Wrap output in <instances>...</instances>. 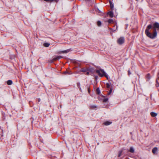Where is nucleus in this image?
Instances as JSON below:
<instances>
[{"label": "nucleus", "instance_id": "18", "mask_svg": "<svg viewBox=\"0 0 159 159\" xmlns=\"http://www.w3.org/2000/svg\"><path fill=\"white\" fill-rule=\"evenodd\" d=\"M50 45L48 43H45L43 44V45L45 47H48Z\"/></svg>", "mask_w": 159, "mask_h": 159}, {"label": "nucleus", "instance_id": "13", "mask_svg": "<svg viewBox=\"0 0 159 159\" xmlns=\"http://www.w3.org/2000/svg\"><path fill=\"white\" fill-rule=\"evenodd\" d=\"M146 78L147 79V80L148 81L150 80L151 78L150 75L149 74H148L146 76Z\"/></svg>", "mask_w": 159, "mask_h": 159}, {"label": "nucleus", "instance_id": "10", "mask_svg": "<svg viewBox=\"0 0 159 159\" xmlns=\"http://www.w3.org/2000/svg\"><path fill=\"white\" fill-rule=\"evenodd\" d=\"M150 114L151 116L152 117H155L157 115V113H155L153 112H151L150 113Z\"/></svg>", "mask_w": 159, "mask_h": 159}, {"label": "nucleus", "instance_id": "4", "mask_svg": "<svg viewBox=\"0 0 159 159\" xmlns=\"http://www.w3.org/2000/svg\"><path fill=\"white\" fill-rule=\"evenodd\" d=\"M157 79L156 80V87H158L159 86V72L157 74Z\"/></svg>", "mask_w": 159, "mask_h": 159}, {"label": "nucleus", "instance_id": "15", "mask_svg": "<svg viewBox=\"0 0 159 159\" xmlns=\"http://www.w3.org/2000/svg\"><path fill=\"white\" fill-rule=\"evenodd\" d=\"M3 134V131L2 129L0 127V137L2 136Z\"/></svg>", "mask_w": 159, "mask_h": 159}, {"label": "nucleus", "instance_id": "24", "mask_svg": "<svg viewBox=\"0 0 159 159\" xmlns=\"http://www.w3.org/2000/svg\"><path fill=\"white\" fill-rule=\"evenodd\" d=\"M110 4L111 9H112L113 8V4L112 3V2H110Z\"/></svg>", "mask_w": 159, "mask_h": 159}, {"label": "nucleus", "instance_id": "3", "mask_svg": "<svg viewBox=\"0 0 159 159\" xmlns=\"http://www.w3.org/2000/svg\"><path fill=\"white\" fill-rule=\"evenodd\" d=\"M125 39L123 37H121L117 40V43L119 44H122L124 43Z\"/></svg>", "mask_w": 159, "mask_h": 159}, {"label": "nucleus", "instance_id": "22", "mask_svg": "<svg viewBox=\"0 0 159 159\" xmlns=\"http://www.w3.org/2000/svg\"><path fill=\"white\" fill-rule=\"evenodd\" d=\"M77 85L79 89L80 90H81V89L80 88V83L79 82H78L77 84Z\"/></svg>", "mask_w": 159, "mask_h": 159}, {"label": "nucleus", "instance_id": "12", "mask_svg": "<svg viewBox=\"0 0 159 159\" xmlns=\"http://www.w3.org/2000/svg\"><path fill=\"white\" fill-rule=\"evenodd\" d=\"M106 87L107 88V90H109V89L111 88L110 87V84L108 83H107L106 84Z\"/></svg>", "mask_w": 159, "mask_h": 159}, {"label": "nucleus", "instance_id": "28", "mask_svg": "<svg viewBox=\"0 0 159 159\" xmlns=\"http://www.w3.org/2000/svg\"><path fill=\"white\" fill-rule=\"evenodd\" d=\"M122 152V151H120L119 152L118 155V157H120L121 156V154Z\"/></svg>", "mask_w": 159, "mask_h": 159}, {"label": "nucleus", "instance_id": "14", "mask_svg": "<svg viewBox=\"0 0 159 159\" xmlns=\"http://www.w3.org/2000/svg\"><path fill=\"white\" fill-rule=\"evenodd\" d=\"M108 90H109V91L108 92L107 94L108 95H110V94H111L112 92V87H111V88H110V89H109Z\"/></svg>", "mask_w": 159, "mask_h": 159}, {"label": "nucleus", "instance_id": "17", "mask_svg": "<svg viewBox=\"0 0 159 159\" xmlns=\"http://www.w3.org/2000/svg\"><path fill=\"white\" fill-rule=\"evenodd\" d=\"M7 83L8 85H11L12 84V81L11 80H9L7 81Z\"/></svg>", "mask_w": 159, "mask_h": 159}, {"label": "nucleus", "instance_id": "5", "mask_svg": "<svg viewBox=\"0 0 159 159\" xmlns=\"http://www.w3.org/2000/svg\"><path fill=\"white\" fill-rule=\"evenodd\" d=\"M62 58V57L61 56H55L53 57V60L54 61L60 59Z\"/></svg>", "mask_w": 159, "mask_h": 159}, {"label": "nucleus", "instance_id": "29", "mask_svg": "<svg viewBox=\"0 0 159 159\" xmlns=\"http://www.w3.org/2000/svg\"><path fill=\"white\" fill-rule=\"evenodd\" d=\"M59 0H50L49 2H57Z\"/></svg>", "mask_w": 159, "mask_h": 159}, {"label": "nucleus", "instance_id": "33", "mask_svg": "<svg viewBox=\"0 0 159 159\" xmlns=\"http://www.w3.org/2000/svg\"><path fill=\"white\" fill-rule=\"evenodd\" d=\"M38 102H40V98H38Z\"/></svg>", "mask_w": 159, "mask_h": 159}, {"label": "nucleus", "instance_id": "34", "mask_svg": "<svg viewBox=\"0 0 159 159\" xmlns=\"http://www.w3.org/2000/svg\"><path fill=\"white\" fill-rule=\"evenodd\" d=\"M88 92H89H89H90V91H89V89H88Z\"/></svg>", "mask_w": 159, "mask_h": 159}, {"label": "nucleus", "instance_id": "2", "mask_svg": "<svg viewBox=\"0 0 159 159\" xmlns=\"http://www.w3.org/2000/svg\"><path fill=\"white\" fill-rule=\"evenodd\" d=\"M96 72L100 76H105L107 78V75L103 69L96 70Z\"/></svg>", "mask_w": 159, "mask_h": 159}, {"label": "nucleus", "instance_id": "20", "mask_svg": "<svg viewBox=\"0 0 159 159\" xmlns=\"http://www.w3.org/2000/svg\"><path fill=\"white\" fill-rule=\"evenodd\" d=\"M129 151L131 153H133L134 152V150L132 147H130V148Z\"/></svg>", "mask_w": 159, "mask_h": 159}, {"label": "nucleus", "instance_id": "8", "mask_svg": "<svg viewBox=\"0 0 159 159\" xmlns=\"http://www.w3.org/2000/svg\"><path fill=\"white\" fill-rule=\"evenodd\" d=\"M89 108L90 110L95 109L97 108V107L95 105H90L89 106Z\"/></svg>", "mask_w": 159, "mask_h": 159}, {"label": "nucleus", "instance_id": "11", "mask_svg": "<svg viewBox=\"0 0 159 159\" xmlns=\"http://www.w3.org/2000/svg\"><path fill=\"white\" fill-rule=\"evenodd\" d=\"M112 122H109L108 121H107L104 122L103 124L104 125H108L111 124Z\"/></svg>", "mask_w": 159, "mask_h": 159}, {"label": "nucleus", "instance_id": "30", "mask_svg": "<svg viewBox=\"0 0 159 159\" xmlns=\"http://www.w3.org/2000/svg\"><path fill=\"white\" fill-rule=\"evenodd\" d=\"M54 61V60H53V58L49 62H50V63H52L53 61Z\"/></svg>", "mask_w": 159, "mask_h": 159}, {"label": "nucleus", "instance_id": "6", "mask_svg": "<svg viewBox=\"0 0 159 159\" xmlns=\"http://www.w3.org/2000/svg\"><path fill=\"white\" fill-rule=\"evenodd\" d=\"M152 151L154 154H156L157 151V147H155L152 149Z\"/></svg>", "mask_w": 159, "mask_h": 159}, {"label": "nucleus", "instance_id": "23", "mask_svg": "<svg viewBox=\"0 0 159 159\" xmlns=\"http://www.w3.org/2000/svg\"><path fill=\"white\" fill-rule=\"evenodd\" d=\"M96 90L97 93L98 94H99L100 93V90L99 88H97V89Z\"/></svg>", "mask_w": 159, "mask_h": 159}, {"label": "nucleus", "instance_id": "25", "mask_svg": "<svg viewBox=\"0 0 159 159\" xmlns=\"http://www.w3.org/2000/svg\"><path fill=\"white\" fill-rule=\"evenodd\" d=\"M116 29H113L112 28H109V30H112L113 31V32H114L115 31V30H116L117 28V25L116 26Z\"/></svg>", "mask_w": 159, "mask_h": 159}, {"label": "nucleus", "instance_id": "7", "mask_svg": "<svg viewBox=\"0 0 159 159\" xmlns=\"http://www.w3.org/2000/svg\"><path fill=\"white\" fill-rule=\"evenodd\" d=\"M108 15L110 16L111 17H113V13L112 11H109L108 13Z\"/></svg>", "mask_w": 159, "mask_h": 159}, {"label": "nucleus", "instance_id": "1", "mask_svg": "<svg viewBox=\"0 0 159 159\" xmlns=\"http://www.w3.org/2000/svg\"><path fill=\"white\" fill-rule=\"evenodd\" d=\"M159 31V23L155 22L153 25H148L145 31L146 35L151 39H153L157 35V31Z\"/></svg>", "mask_w": 159, "mask_h": 159}, {"label": "nucleus", "instance_id": "26", "mask_svg": "<svg viewBox=\"0 0 159 159\" xmlns=\"http://www.w3.org/2000/svg\"><path fill=\"white\" fill-rule=\"evenodd\" d=\"M97 24L98 26H100L101 24V23L100 21H97Z\"/></svg>", "mask_w": 159, "mask_h": 159}, {"label": "nucleus", "instance_id": "32", "mask_svg": "<svg viewBox=\"0 0 159 159\" xmlns=\"http://www.w3.org/2000/svg\"><path fill=\"white\" fill-rule=\"evenodd\" d=\"M89 72H86V75H89Z\"/></svg>", "mask_w": 159, "mask_h": 159}, {"label": "nucleus", "instance_id": "27", "mask_svg": "<svg viewBox=\"0 0 159 159\" xmlns=\"http://www.w3.org/2000/svg\"><path fill=\"white\" fill-rule=\"evenodd\" d=\"M108 101V99L107 98H106L104 99L103 100V102H107Z\"/></svg>", "mask_w": 159, "mask_h": 159}, {"label": "nucleus", "instance_id": "9", "mask_svg": "<svg viewBox=\"0 0 159 159\" xmlns=\"http://www.w3.org/2000/svg\"><path fill=\"white\" fill-rule=\"evenodd\" d=\"M63 74L64 75H71L72 74L71 71H68L66 70V71L63 72Z\"/></svg>", "mask_w": 159, "mask_h": 159}, {"label": "nucleus", "instance_id": "31", "mask_svg": "<svg viewBox=\"0 0 159 159\" xmlns=\"http://www.w3.org/2000/svg\"><path fill=\"white\" fill-rule=\"evenodd\" d=\"M131 73L130 72V71L129 70L128 71V74L129 75H130L131 74Z\"/></svg>", "mask_w": 159, "mask_h": 159}, {"label": "nucleus", "instance_id": "21", "mask_svg": "<svg viewBox=\"0 0 159 159\" xmlns=\"http://www.w3.org/2000/svg\"><path fill=\"white\" fill-rule=\"evenodd\" d=\"M88 70L86 69L82 68V69H81L80 71L81 72H87V71Z\"/></svg>", "mask_w": 159, "mask_h": 159}, {"label": "nucleus", "instance_id": "16", "mask_svg": "<svg viewBox=\"0 0 159 159\" xmlns=\"http://www.w3.org/2000/svg\"><path fill=\"white\" fill-rule=\"evenodd\" d=\"M107 22L109 24L113 23L114 22V21L112 19H109L107 20Z\"/></svg>", "mask_w": 159, "mask_h": 159}, {"label": "nucleus", "instance_id": "19", "mask_svg": "<svg viewBox=\"0 0 159 159\" xmlns=\"http://www.w3.org/2000/svg\"><path fill=\"white\" fill-rule=\"evenodd\" d=\"M69 51H70V50L69 49H67V50H66L62 51L61 52L62 53H67L69 52Z\"/></svg>", "mask_w": 159, "mask_h": 159}]
</instances>
